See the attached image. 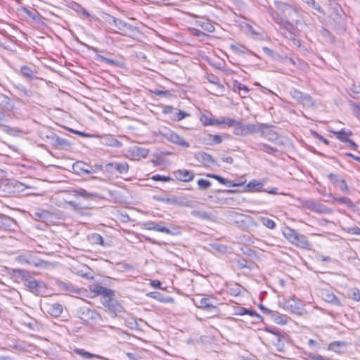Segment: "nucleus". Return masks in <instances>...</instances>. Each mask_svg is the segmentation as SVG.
I'll use <instances>...</instances> for the list:
<instances>
[{"instance_id": "1", "label": "nucleus", "mask_w": 360, "mask_h": 360, "mask_svg": "<svg viewBox=\"0 0 360 360\" xmlns=\"http://www.w3.org/2000/svg\"><path fill=\"white\" fill-rule=\"evenodd\" d=\"M12 274L14 276H19L22 278L24 285L32 293L39 295L42 293L43 290L46 288V285L44 282L37 281L33 278L29 271L13 269H12Z\"/></svg>"}, {"instance_id": "2", "label": "nucleus", "mask_w": 360, "mask_h": 360, "mask_svg": "<svg viewBox=\"0 0 360 360\" xmlns=\"http://www.w3.org/2000/svg\"><path fill=\"white\" fill-rule=\"evenodd\" d=\"M274 4L276 10L271 9L270 11V15L273 20L276 23H281L289 20L288 17L290 11H292V6L288 4L278 1H275Z\"/></svg>"}, {"instance_id": "3", "label": "nucleus", "mask_w": 360, "mask_h": 360, "mask_svg": "<svg viewBox=\"0 0 360 360\" xmlns=\"http://www.w3.org/2000/svg\"><path fill=\"white\" fill-rule=\"evenodd\" d=\"M280 32L281 34L287 39L292 41V44L297 47H300L301 44L300 40L296 38L298 33L297 27L289 20L281 23Z\"/></svg>"}, {"instance_id": "4", "label": "nucleus", "mask_w": 360, "mask_h": 360, "mask_svg": "<svg viewBox=\"0 0 360 360\" xmlns=\"http://www.w3.org/2000/svg\"><path fill=\"white\" fill-rule=\"evenodd\" d=\"M297 201L300 202L301 206L303 208L307 209L310 211L314 212L319 214H331L333 210L326 205L319 202V201L314 199H302L298 198Z\"/></svg>"}, {"instance_id": "5", "label": "nucleus", "mask_w": 360, "mask_h": 360, "mask_svg": "<svg viewBox=\"0 0 360 360\" xmlns=\"http://www.w3.org/2000/svg\"><path fill=\"white\" fill-rule=\"evenodd\" d=\"M15 260L21 264H27L31 266L39 267L47 262L37 257V256L32 252H26L19 255L15 258Z\"/></svg>"}, {"instance_id": "6", "label": "nucleus", "mask_w": 360, "mask_h": 360, "mask_svg": "<svg viewBox=\"0 0 360 360\" xmlns=\"http://www.w3.org/2000/svg\"><path fill=\"white\" fill-rule=\"evenodd\" d=\"M129 166L127 162H112L105 165V172L110 174H127Z\"/></svg>"}, {"instance_id": "7", "label": "nucleus", "mask_w": 360, "mask_h": 360, "mask_svg": "<svg viewBox=\"0 0 360 360\" xmlns=\"http://www.w3.org/2000/svg\"><path fill=\"white\" fill-rule=\"evenodd\" d=\"M290 94L293 99L304 107L310 108L314 105L312 98L309 94H304L296 89H292Z\"/></svg>"}, {"instance_id": "8", "label": "nucleus", "mask_w": 360, "mask_h": 360, "mask_svg": "<svg viewBox=\"0 0 360 360\" xmlns=\"http://www.w3.org/2000/svg\"><path fill=\"white\" fill-rule=\"evenodd\" d=\"M112 296L108 295V297L101 300V303L105 307L108 308L111 314V316L115 317L117 313L122 311V307L117 300L112 298Z\"/></svg>"}, {"instance_id": "9", "label": "nucleus", "mask_w": 360, "mask_h": 360, "mask_svg": "<svg viewBox=\"0 0 360 360\" xmlns=\"http://www.w3.org/2000/svg\"><path fill=\"white\" fill-rule=\"evenodd\" d=\"M214 300L213 297H202L198 302H195V304L201 309L217 314L218 313V309L216 302Z\"/></svg>"}, {"instance_id": "10", "label": "nucleus", "mask_w": 360, "mask_h": 360, "mask_svg": "<svg viewBox=\"0 0 360 360\" xmlns=\"http://www.w3.org/2000/svg\"><path fill=\"white\" fill-rule=\"evenodd\" d=\"M259 132H260L261 136L271 142L276 143L279 138L278 134L274 131L273 126L266 124H260Z\"/></svg>"}, {"instance_id": "11", "label": "nucleus", "mask_w": 360, "mask_h": 360, "mask_svg": "<svg viewBox=\"0 0 360 360\" xmlns=\"http://www.w3.org/2000/svg\"><path fill=\"white\" fill-rule=\"evenodd\" d=\"M165 138L169 142L181 147L188 148L190 144L176 132L169 130L164 134Z\"/></svg>"}, {"instance_id": "12", "label": "nucleus", "mask_w": 360, "mask_h": 360, "mask_svg": "<svg viewBox=\"0 0 360 360\" xmlns=\"http://www.w3.org/2000/svg\"><path fill=\"white\" fill-rule=\"evenodd\" d=\"M72 169L75 173L82 174H91L95 173V169L91 165L86 164L83 161H77L72 165Z\"/></svg>"}, {"instance_id": "13", "label": "nucleus", "mask_w": 360, "mask_h": 360, "mask_svg": "<svg viewBox=\"0 0 360 360\" xmlns=\"http://www.w3.org/2000/svg\"><path fill=\"white\" fill-rule=\"evenodd\" d=\"M333 26L338 33H343L346 30V23L342 15L335 13L331 16Z\"/></svg>"}, {"instance_id": "14", "label": "nucleus", "mask_w": 360, "mask_h": 360, "mask_svg": "<svg viewBox=\"0 0 360 360\" xmlns=\"http://www.w3.org/2000/svg\"><path fill=\"white\" fill-rule=\"evenodd\" d=\"M195 158L205 167H211L216 164L215 160L212 156L205 152H198L195 155Z\"/></svg>"}, {"instance_id": "15", "label": "nucleus", "mask_w": 360, "mask_h": 360, "mask_svg": "<svg viewBox=\"0 0 360 360\" xmlns=\"http://www.w3.org/2000/svg\"><path fill=\"white\" fill-rule=\"evenodd\" d=\"M174 174L178 180L184 182H189L194 178V174L186 169H178Z\"/></svg>"}, {"instance_id": "16", "label": "nucleus", "mask_w": 360, "mask_h": 360, "mask_svg": "<svg viewBox=\"0 0 360 360\" xmlns=\"http://www.w3.org/2000/svg\"><path fill=\"white\" fill-rule=\"evenodd\" d=\"M55 285L60 288V290L66 293H77L79 292V290L71 283H65L59 279H56Z\"/></svg>"}, {"instance_id": "17", "label": "nucleus", "mask_w": 360, "mask_h": 360, "mask_svg": "<svg viewBox=\"0 0 360 360\" xmlns=\"http://www.w3.org/2000/svg\"><path fill=\"white\" fill-rule=\"evenodd\" d=\"M20 74L25 78L32 80L37 79V71L28 65H22L20 69Z\"/></svg>"}, {"instance_id": "18", "label": "nucleus", "mask_w": 360, "mask_h": 360, "mask_svg": "<svg viewBox=\"0 0 360 360\" xmlns=\"http://www.w3.org/2000/svg\"><path fill=\"white\" fill-rule=\"evenodd\" d=\"M206 78L209 82L216 86L214 89L215 95H218L219 94H222L224 92V86L220 83V80L217 76L213 74H207Z\"/></svg>"}, {"instance_id": "19", "label": "nucleus", "mask_w": 360, "mask_h": 360, "mask_svg": "<svg viewBox=\"0 0 360 360\" xmlns=\"http://www.w3.org/2000/svg\"><path fill=\"white\" fill-rule=\"evenodd\" d=\"M296 236L295 240H294L292 243V245L302 249H310L311 244L304 235L298 233Z\"/></svg>"}, {"instance_id": "20", "label": "nucleus", "mask_w": 360, "mask_h": 360, "mask_svg": "<svg viewBox=\"0 0 360 360\" xmlns=\"http://www.w3.org/2000/svg\"><path fill=\"white\" fill-rule=\"evenodd\" d=\"M75 196H80L85 199H103L99 194L96 193H89L83 188L75 189L73 191Z\"/></svg>"}, {"instance_id": "21", "label": "nucleus", "mask_w": 360, "mask_h": 360, "mask_svg": "<svg viewBox=\"0 0 360 360\" xmlns=\"http://www.w3.org/2000/svg\"><path fill=\"white\" fill-rule=\"evenodd\" d=\"M91 291L97 295H102V300L108 297V295H114V292L112 290L103 287L101 285H96L94 288H91Z\"/></svg>"}, {"instance_id": "22", "label": "nucleus", "mask_w": 360, "mask_h": 360, "mask_svg": "<svg viewBox=\"0 0 360 360\" xmlns=\"http://www.w3.org/2000/svg\"><path fill=\"white\" fill-rule=\"evenodd\" d=\"M251 148L256 150H264L267 153H274L278 151L276 148L270 146L266 143L255 142L251 145Z\"/></svg>"}, {"instance_id": "23", "label": "nucleus", "mask_w": 360, "mask_h": 360, "mask_svg": "<svg viewBox=\"0 0 360 360\" xmlns=\"http://www.w3.org/2000/svg\"><path fill=\"white\" fill-rule=\"evenodd\" d=\"M99 314L94 309L83 308L81 309V318L85 321L96 320Z\"/></svg>"}, {"instance_id": "24", "label": "nucleus", "mask_w": 360, "mask_h": 360, "mask_svg": "<svg viewBox=\"0 0 360 360\" xmlns=\"http://www.w3.org/2000/svg\"><path fill=\"white\" fill-rule=\"evenodd\" d=\"M195 25L206 32H212L214 31V25L207 18H200L195 21Z\"/></svg>"}, {"instance_id": "25", "label": "nucleus", "mask_w": 360, "mask_h": 360, "mask_svg": "<svg viewBox=\"0 0 360 360\" xmlns=\"http://www.w3.org/2000/svg\"><path fill=\"white\" fill-rule=\"evenodd\" d=\"M0 106L11 111L15 108V104L11 99L2 93H0Z\"/></svg>"}, {"instance_id": "26", "label": "nucleus", "mask_w": 360, "mask_h": 360, "mask_svg": "<svg viewBox=\"0 0 360 360\" xmlns=\"http://www.w3.org/2000/svg\"><path fill=\"white\" fill-rule=\"evenodd\" d=\"M233 89L234 91H238L243 98H245L249 92L248 86L237 80L233 82Z\"/></svg>"}, {"instance_id": "27", "label": "nucleus", "mask_w": 360, "mask_h": 360, "mask_svg": "<svg viewBox=\"0 0 360 360\" xmlns=\"http://www.w3.org/2000/svg\"><path fill=\"white\" fill-rule=\"evenodd\" d=\"M333 133L335 135V137L343 143L348 141L349 136L352 134L350 130H345L344 129L340 131H333Z\"/></svg>"}, {"instance_id": "28", "label": "nucleus", "mask_w": 360, "mask_h": 360, "mask_svg": "<svg viewBox=\"0 0 360 360\" xmlns=\"http://www.w3.org/2000/svg\"><path fill=\"white\" fill-rule=\"evenodd\" d=\"M233 262L239 269H248V270H252V264L248 263V262L243 257H238L236 258Z\"/></svg>"}, {"instance_id": "29", "label": "nucleus", "mask_w": 360, "mask_h": 360, "mask_svg": "<svg viewBox=\"0 0 360 360\" xmlns=\"http://www.w3.org/2000/svg\"><path fill=\"white\" fill-rule=\"evenodd\" d=\"M96 58L101 63H105L108 65H110L112 66L122 67L123 65V63L122 62L106 58L102 55H97Z\"/></svg>"}, {"instance_id": "30", "label": "nucleus", "mask_w": 360, "mask_h": 360, "mask_svg": "<svg viewBox=\"0 0 360 360\" xmlns=\"http://www.w3.org/2000/svg\"><path fill=\"white\" fill-rule=\"evenodd\" d=\"M347 343L345 341H334L329 344L328 349L333 351L335 352L340 353L341 347H346L347 346Z\"/></svg>"}, {"instance_id": "31", "label": "nucleus", "mask_w": 360, "mask_h": 360, "mask_svg": "<svg viewBox=\"0 0 360 360\" xmlns=\"http://www.w3.org/2000/svg\"><path fill=\"white\" fill-rule=\"evenodd\" d=\"M274 323L280 325H285L288 322V316L285 315H281L276 311H273L271 315Z\"/></svg>"}, {"instance_id": "32", "label": "nucleus", "mask_w": 360, "mask_h": 360, "mask_svg": "<svg viewBox=\"0 0 360 360\" xmlns=\"http://www.w3.org/2000/svg\"><path fill=\"white\" fill-rule=\"evenodd\" d=\"M248 191H262L263 184L257 180L250 181L246 186Z\"/></svg>"}, {"instance_id": "33", "label": "nucleus", "mask_w": 360, "mask_h": 360, "mask_svg": "<svg viewBox=\"0 0 360 360\" xmlns=\"http://www.w3.org/2000/svg\"><path fill=\"white\" fill-rule=\"evenodd\" d=\"M191 214L202 220H211L212 219V215L211 213L207 212H204L201 210H193Z\"/></svg>"}, {"instance_id": "34", "label": "nucleus", "mask_w": 360, "mask_h": 360, "mask_svg": "<svg viewBox=\"0 0 360 360\" xmlns=\"http://www.w3.org/2000/svg\"><path fill=\"white\" fill-rule=\"evenodd\" d=\"M260 124H244V136L252 134L255 132H259Z\"/></svg>"}, {"instance_id": "35", "label": "nucleus", "mask_w": 360, "mask_h": 360, "mask_svg": "<svg viewBox=\"0 0 360 360\" xmlns=\"http://www.w3.org/2000/svg\"><path fill=\"white\" fill-rule=\"evenodd\" d=\"M200 121L205 126H212L220 124V120L210 117L205 115H202Z\"/></svg>"}, {"instance_id": "36", "label": "nucleus", "mask_w": 360, "mask_h": 360, "mask_svg": "<svg viewBox=\"0 0 360 360\" xmlns=\"http://www.w3.org/2000/svg\"><path fill=\"white\" fill-rule=\"evenodd\" d=\"M283 235L285 238L292 244L293 243V240H295V237L297 235V232L289 227L285 228V229L283 231Z\"/></svg>"}, {"instance_id": "37", "label": "nucleus", "mask_w": 360, "mask_h": 360, "mask_svg": "<svg viewBox=\"0 0 360 360\" xmlns=\"http://www.w3.org/2000/svg\"><path fill=\"white\" fill-rule=\"evenodd\" d=\"M289 21L291 20L294 22L296 25L300 23V11L294 7H292V11H290L289 15Z\"/></svg>"}, {"instance_id": "38", "label": "nucleus", "mask_w": 360, "mask_h": 360, "mask_svg": "<svg viewBox=\"0 0 360 360\" xmlns=\"http://www.w3.org/2000/svg\"><path fill=\"white\" fill-rule=\"evenodd\" d=\"M218 181L220 184L226 185V186H227L229 187L240 186H243L245 184V181H241V182H235L233 181L229 180V179H225V178L221 177V176L219 177Z\"/></svg>"}, {"instance_id": "39", "label": "nucleus", "mask_w": 360, "mask_h": 360, "mask_svg": "<svg viewBox=\"0 0 360 360\" xmlns=\"http://www.w3.org/2000/svg\"><path fill=\"white\" fill-rule=\"evenodd\" d=\"M323 300L330 304L340 305V301L337 297L332 292H326L323 294Z\"/></svg>"}, {"instance_id": "40", "label": "nucleus", "mask_w": 360, "mask_h": 360, "mask_svg": "<svg viewBox=\"0 0 360 360\" xmlns=\"http://www.w3.org/2000/svg\"><path fill=\"white\" fill-rule=\"evenodd\" d=\"M347 297L356 302H360V290L356 288H351L348 292Z\"/></svg>"}, {"instance_id": "41", "label": "nucleus", "mask_w": 360, "mask_h": 360, "mask_svg": "<svg viewBox=\"0 0 360 360\" xmlns=\"http://www.w3.org/2000/svg\"><path fill=\"white\" fill-rule=\"evenodd\" d=\"M15 88L18 90V94L22 96L31 97L33 95L32 91L27 89L25 86L21 84L15 86Z\"/></svg>"}, {"instance_id": "42", "label": "nucleus", "mask_w": 360, "mask_h": 360, "mask_svg": "<svg viewBox=\"0 0 360 360\" xmlns=\"http://www.w3.org/2000/svg\"><path fill=\"white\" fill-rule=\"evenodd\" d=\"M50 310L52 316H58L63 312V307L58 303H54L51 304Z\"/></svg>"}, {"instance_id": "43", "label": "nucleus", "mask_w": 360, "mask_h": 360, "mask_svg": "<svg viewBox=\"0 0 360 360\" xmlns=\"http://www.w3.org/2000/svg\"><path fill=\"white\" fill-rule=\"evenodd\" d=\"M233 134L237 136H244V124L241 122L237 121L233 126Z\"/></svg>"}, {"instance_id": "44", "label": "nucleus", "mask_w": 360, "mask_h": 360, "mask_svg": "<svg viewBox=\"0 0 360 360\" xmlns=\"http://www.w3.org/2000/svg\"><path fill=\"white\" fill-rule=\"evenodd\" d=\"M53 145L56 148H63V147H65V146H69V142H68V141H67L66 139H63L62 137L56 136L54 139V143H53Z\"/></svg>"}, {"instance_id": "45", "label": "nucleus", "mask_w": 360, "mask_h": 360, "mask_svg": "<svg viewBox=\"0 0 360 360\" xmlns=\"http://www.w3.org/2000/svg\"><path fill=\"white\" fill-rule=\"evenodd\" d=\"M237 315H245L248 314L249 316L253 317V316H258L259 317V315L255 311L252 310L248 309L244 307H241L238 309V311L236 313Z\"/></svg>"}, {"instance_id": "46", "label": "nucleus", "mask_w": 360, "mask_h": 360, "mask_svg": "<svg viewBox=\"0 0 360 360\" xmlns=\"http://www.w3.org/2000/svg\"><path fill=\"white\" fill-rule=\"evenodd\" d=\"M91 243L103 245V237L98 233H93L89 236Z\"/></svg>"}, {"instance_id": "47", "label": "nucleus", "mask_w": 360, "mask_h": 360, "mask_svg": "<svg viewBox=\"0 0 360 360\" xmlns=\"http://www.w3.org/2000/svg\"><path fill=\"white\" fill-rule=\"evenodd\" d=\"M74 352L75 353H77V354L81 355L82 356H83L85 359H92V358H94V357H96V358L99 357L98 355L91 354V353L89 352H86V351H84V350H83L82 349H75L74 350Z\"/></svg>"}, {"instance_id": "48", "label": "nucleus", "mask_w": 360, "mask_h": 360, "mask_svg": "<svg viewBox=\"0 0 360 360\" xmlns=\"http://www.w3.org/2000/svg\"><path fill=\"white\" fill-rule=\"evenodd\" d=\"M198 186L201 190H207L211 186V182L207 179H200L198 180Z\"/></svg>"}, {"instance_id": "49", "label": "nucleus", "mask_w": 360, "mask_h": 360, "mask_svg": "<svg viewBox=\"0 0 360 360\" xmlns=\"http://www.w3.org/2000/svg\"><path fill=\"white\" fill-rule=\"evenodd\" d=\"M189 116V114L183 111V110H178L174 115V118L173 120H176V121H180L183 119H184L185 117Z\"/></svg>"}, {"instance_id": "50", "label": "nucleus", "mask_w": 360, "mask_h": 360, "mask_svg": "<svg viewBox=\"0 0 360 360\" xmlns=\"http://www.w3.org/2000/svg\"><path fill=\"white\" fill-rule=\"evenodd\" d=\"M238 120H235V119H233V118H229V117H222L221 119H220V124H226L229 127H233L235 125V124L236 123Z\"/></svg>"}, {"instance_id": "51", "label": "nucleus", "mask_w": 360, "mask_h": 360, "mask_svg": "<svg viewBox=\"0 0 360 360\" xmlns=\"http://www.w3.org/2000/svg\"><path fill=\"white\" fill-rule=\"evenodd\" d=\"M154 231H156L158 232H162V233H165L169 234V235L172 234V231L168 228H167L165 226H162L156 222L155 224V230Z\"/></svg>"}, {"instance_id": "52", "label": "nucleus", "mask_w": 360, "mask_h": 360, "mask_svg": "<svg viewBox=\"0 0 360 360\" xmlns=\"http://www.w3.org/2000/svg\"><path fill=\"white\" fill-rule=\"evenodd\" d=\"M263 224L270 229H274L276 227V223L274 220L269 219V218H262V219Z\"/></svg>"}, {"instance_id": "53", "label": "nucleus", "mask_w": 360, "mask_h": 360, "mask_svg": "<svg viewBox=\"0 0 360 360\" xmlns=\"http://www.w3.org/2000/svg\"><path fill=\"white\" fill-rule=\"evenodd\" d=\"M151 179L154 181H164V182H167V181H172V178H171L170 176H162V175H160V174H155V175H153Z\"/></svg>"}, {"instance_id": "54", "label": "nucleus", "mask_w": 360, "mask_h": 360, "mask_svg": "<svg viewBox=\"0 0 360 360\" xmlns=\"http://www.w3.org/2000/svg\"><path fill=\"white\" fill-rule=\"evenodd\" d=\"M335 200L340 203L347 205L349 207H353L354 205L351 199L347 197H340Z\"/></svg>"}, {"instance_id": "55", "label": "nucleus", "mask_w": 360, "mask_h": 360, "mask_svg": "<svg viewBox=\"0 0 360 360\" xmlns=\"http://www.w3.org/2000/svg\"><path fill=\"white\" fill-rule=\"evenodd\" d=\"M308 5L312 6L313 8L318 11L319 13H323V9L320 6L319 4H317L315 0H304Z\"/></svg>"}, {"instance_id": "56", "label": "nucleus", "mask_w": 360, "mask_h": 360, "mask_svg": "<svg viewBox=\"0 0 360 360\" xmlns=\"http://www.w3.org/2000/svg\"><path fill=\"white\" fill-rule=\"evenodd\" d=\"M149 154V150L144 148L138 147L136 148V155L142 158H146Z\"/></svg>"}, {"instance_id": "57", "label": "nucleus", "mask_w": 360, "mask_h": 360, "mask_svg": "<svg viewBox=\"0 0 360 360\" xmlns=\"http://www.w3.org/2000/svg\"><path fill=\"white\" fill-rule=\"evenodd\" d=\"M335 186L339 188L342 192L346 193L348 191V186L346 184V181L342 179Z\"/></svg>"}, {"instance_id": "58", "label": "nucleus", "mask_w": 360, "mask_h": 360, "mask_svg": "<svg viewBox=\"0 0 360 360\" xmlns=\"http://www.w3.org/2000/svg\"><path fill=\"white\" fill-rule=\"evenodd\" d=\"M328 177L335 186H336L338 182L342 180V179H340L338 175L333 173H330L328 175Z\"/></svg>"}, {"instance_id": "59", "label": "nucleus", "mask_w": 360, "mask_h": 360, "mask_svg": "<svg viewBox=\"0 0 360 360\" xmlns=\"http://www.w3.org/2000/svg\"><path fill=\"white\" fill-rule=\"evenodd\" d=\"M106 144L110 146L116 147V148H120L122 146V143L120 141H119L118 140L113 139V138H111L109 140V142H107Z\"/></svg>"}, {"instance_id": "60", "label": "nucleus", "mask_w": 360, "mask_h": 360, "mask_svg": "<svg viewBox=\"0 0 360 360\" xmlns=\"http://www.w3.org/2000/svg\"><path fill=\"white\" fill-rule=\"evenodd\" d=\"M208 136H209L210 139H212V141L213 143L219 144V143H221L222 141V139L219 135L208 134Z\"/></svg>"}, {"instance_id": "61", "label": "nucleus", "mask_w": 360, "mask_h": 360, "mask_svg": "<svg viewBox=\"0 0 360 360\" xmlns=\"http://www.w3.org/2000/svg\"><path fill=\"white\" fill-rule=\"evenodd\" d=\"M68 203L72 207L75 211L78 212L80 214H84V213L80 211L81 207L79 204L76 203L75 201H69Z\"/></svg>"}, {"instance_id": "62", "label": "nucleus", "mask_w": 360, "mask_h": 360, "mask_svg": "<svg viewBox=\"0 0 360 360\" xmlns=\"http://www.w3.org/2000/svg\"><path fill=\"white\" fill-rule=\"evenodd\" d=\"M155 221H148L143 224V228L148 230V231H154L155 230Z\"/></svg>"}, {"instance_id": "63", "label": "nucleus", "mask_w": 360, "mask_h": 360, "mask_svg": "<svg viewBox=\"0 0 360 360\" xmlns=\"http://www.w3.org/2000/svg\"><path fill=\"white\" fill-rule=\"evenodd\" d=\"M311 360H330V359L324 357L320 354H311L309 355Z\"/></svg>"}, {"instance_id": "64", "label": "nucleus", "mask_w": 360, "mask_h": 360, "mask_svg": "<svg viewBox=\"0 0 360 360\" xmlns=\"http://www.w3.org/2000/svg\"><path fill=\"white\" fill-rule=\"evenodd\" d=\"M354 114L356 117H360V105L358 103H353Z\"/></svg>"}]
</instances>
